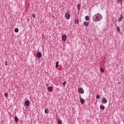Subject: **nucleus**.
Masks as SVG:
<instances>
[{"instance_id":"nucleus-28","label":"nucleus","mask_w":124,"mask_h":124,"mask_svg":"<svg viewBox=\"0 0 124 124\" xmlns=\"http://www.w3.org/2000/svg\"><path fill=\"white\" fill-rule=\"evenodd\" d=\"M32 16L33 18H35V15H34V14H32Z\"/></svg>"},{"instance_id":"nucleus-26","label":"nucleus","mask_w":124,"mask_h":124,"mask_svg":"<svg viewBox=\"0 0 124 124\" xmlns=\"http://www.w3.org/2000/svg\"><path fill=\"white\" fill-rule=\"evenodd\" d=\"M56 67H59V62H56Z\"/></svg>"},{"instance_id":"nucleus-5","label":"nucleus","mask_w":124,"mask_h":124,"mask_svg":"<svg viewBox=\"0 0 124 124\" xmlns=\"http://www.w3.org/2000/svg\"><path fill=\"white\" fill-rule=\"evenodd\" d=\"M37 57L38 58V59H40L41 57H42V54L40 52H38L37 53Z\"/></svg>"},{"instance_id":"nucleus-9","label":"nucleus","mask_w":124,"mask_h":124,"mask_svg":"<svg viewBox=\"0 0 124 124\" xmlns=\"http://www.w3.org/2000/svg\"><path fill=\"white\" fill-rule=\"evenodd\" d=\"M66 38H67V37H66V35H63L62 36V40L63 41H65V40H66Z\"/></svg>"},{"instance_id":"nucleus-1","label":"nucleus","mask_w":124,"mask_h":124,"mask_svg":"<svg viewBox=\"0 0 124 124\" xmlns=\"http://www.w3.org/2000/svg\"><path fill=\"white\" fill-rule=\"evenodd\" d=\"M102 16L99 13H97L93 16V19L94 22H99V21L102 20Z\"/></svg>"},{"instance_id":"nucleus-15","label":"nucleus","mask_w":124,"mask_h":124,"mask_svg":"<svg viewBox=\"0 0 124 124\" xmlns=\"http://www.w3.org/2000/svg\"><path fill=\"white\" fill-rule=\"evenodd\" d=\"M57 124H62V121L61 120H60L57 121Z\"/></svg>"},{"instance_id":"nucleus-11","label":"nucleus","mask_w":124,"mask_h":124,"mask_svg":"<svg viewBox=\"0 0 124 124\" xmlns=\"http://www.w3.org/2000/svg\"><path fill=\"white\" fill-rule=\"evenodd\" d=\"M15 121L16 123L19 122V119H18V117H17V116L15 117Z\"/></svg>"},{"instance_id":"nucleus-20","label":"nucleus","mask_w":124,"mask_h":124,"mask_svg":"<svg viewBox=\"0 0 124 124\" xmlns=\"http://www.w3.org/2000/svg\"><path fill=\"white\" fill-rule=\"evenodd\" d=\"M15 32H18V31H19V29H18V28H15Z\"/></svg>"},{"instance_id":"nucleus-18","label":"nucleus","mask_w":124,"mask_h":124,"mask_svg":"<svg viewBox=\"0 0 124 124\" xmlns=\"http://www.w3.org/2000/svg\"><path fill=\"white\" fill-rule=\"evenodd\" d=\"M100 108L101 110H104L105 107L103 106H100Z\"/></svg>"},{"instance_id":"nucleus-12","label":"nucleus","mask_w":124,"mask_h":124,"mask_svg":"<svg viewBox=\"0 0 124 124\" xmlns=\"http://www.w3.org/2000/svg\"><path fill=\"white\" fill-rule=\"evenodd\" d=\"M80 9H81V4H78V10H80Z\"/></svg>"},{"instance_id":"nucleus-13","label":"nucleus","mask_w":124,"mask_h":124,"mask_svg":"<svg viewBox=\"0 0 124 124\" xmlns=\"http://www.w3.org/2000/svg\"><path fill=\"white\" fill-rule=\"evenodd\" d=\"M85 20L86 21H89L90 20V17H89V16H85Z\"/></svg>"},{"instance_id":"nucleus-22","label":"nucleus","mask_w":124,"mask_h":124,"mask_svg":"<svg viewBox=\"0 0 124 124\" xmlns=\"http://www.w3.org/2000/svg\"><path fill=\"white\" fill-rule=\"evenodd\" d=\"M96 98H97V99H99V98H100V96L99 95H97Z\"/></svg>"},{"instance_id":"nucleus-6","label":"nucleus","mask_w":124,"mask_h":124,"mask_svg":"<svg viewBox=\"0 0 124 124\" xmlns=\"http://www.w3.org/2000/svg\"><path fill=\"white\" fill-rule=\"evenodd\" d=\"M80 103L81 104L83 105L85 103V100L84 99L81 98V96H80Z\"/></svg>"},{"instance_id":"nucleus-25","label":"nucleus","mask_w":124,"mask_h":124,"mask_svg":"<svg viewBox=\"0 0 124 124\" xmlns=\"http://www.w3.org/2000/svg\"><path fill=\"white\" fill-rule=\"evenodd\" d=\"M5 97H8V93H5Z\"/></svg>"},{"instance_id":"nucleus-19","label":"nucleus","mask_w":124,"mask_h":124,"mask_svg":"<svg viewBox=\"0 0 124 124\" xmlns=\"http://www.w3.org/2000/svg\"><path fill=\"white\" fill-rule=\"evenodd\" d=\"M75 22L76 24H78L79 23V20L78 19H76L75 21Z\"/></svg>"},{"instance_id":"nucleus-21","label":"nucleus","mask_w":124,"mask_h":124,"mask_svg":"<svg viewBox=\"0 0 124 124\" xmlns=\"http://www.w3.org/2000/svg\"><path fill=\"white\" fill-rule=\"evenodd\" d=\"M117 1L121 2V5L123 4V0H117Z\"/></svg>"},{"instance_id":"nucleus-4","label":"nucleus","mask_w":124,"mask_h":124,"mask_svg":"<svg viewBox=\"0 0 124 124\" xmlns=\"http://www.w3.org/2000/svg\"><path fill=\"white\" fill-rule=\"evenodd\" d=\"M108 101H107V99H106V98H103L102 99V103H103V104H106V103H107Z\"/></svg>"},{"instance_id":"nucleus-3","label":"nucleus","mask_w":124,"mask_h":124,"mask_svg":"<svg viewBox=\"0 0 124 124\" xmlns=\"http://www.w3.org/2000/svg\"><path fill=\"white\" fill-rule=\"evenodd\" d=\"M78 93H81V94H83V93H84V89H83L82 87H80L78 89Z\"/></svg>"},{"instance_id":"nucleus-23","label":"nucleus","mask_w":124,"mask_h":124,"mask_svg":"<svg viewBox=\"0 0 124 124\" xmlns=\"http://www.w3.org/2000/svg\"><path fill=\"white\" fill-rule=\"evenodd\" d=\"M116 30L117 31H121V29H120V27H117Z\"/></svg>"},{"instance_id":"nucleus-7","label":"nucleus","mask_w":124,"mask_h":124,"mask_svg":"<svg viewBox=\"0 0 124 124\" xmlns=\"http://www.w3.org/2000/svg\"><path fill=\"white\" fill-rule=\"evenodd\" d=\"M123 19H124V16H123V15H121L120 17L119 18L118 22H122Z\"/></svg>"},{"instance_id":"nucleus-24","label":"nucleus","mask_w":124,"mask_h":124,"mask_svg":"<svg viewBox=\"0 0 124 124\" xmlns=\"http://www.w3.org/2000/svg\"><path fill=\"white\" fill-rule=\"evenodd\" d=\"M100 71H101V72H104V70H103V68H100Z\"/></svg>"},{"instance_id":"nucleus-14","label":"nucleus","mask_w":124,"mask_h":124,"mask_svg":"<svg viewBox=\"0 0 124 124\" xmlns=\"http://www.w3.org/2000/svg\"><path fill=\"white\" fill-rule=\"evenodd\" d=\"M45 113H46V114H48L49 113V110L47 108L45 109Z\"/></svg>"},{"instance_id":"nucleus-29","label":"nucleus","mask_w":124,"mask_h":124,"mask_svg":"<svg viewBox=\"0 0 124 124\" xmlns=\"http://www.w3.org/2000/svg\"><path fill=\"white\" fill-rule=\"evenodd\" d=\"M46 86H48V84H46Z\"/></svg>"},{"instance_id":"nucleus-10","label":"nucleus","mask_w":124,"mask_h":124,"mask_svg":"<svg viewBox=\"0 0 124 124\" xmlns=\"http://www.w3.org/2000/svg\"><path fill=\"white\" fill-rule=\"evenodd\" d=\"M47 90L48 92H52L53 90V88H52V87H48Z\"/></svg>"},{"instance_id":"nucleus-2","label":"nucleus","mask_w":124,"mask_h":124,"mask_svg":"<svg viewBox=\"0 0 124 124\" xmlns=\"http://www.w3.org/2000/svg\"><path fill=\"white\" fill-rule=\"evenodd\" d=\"M65 16L66 19L67 20L69 19L70 18V14H69V12H67L65 14Z\"/></svg>"},{"instance_id":"nucleus-17","label":"nucleus","mask_w":124,"mask_h":124,"mask_svg":"<svg viewBox=\"0 0 124 124\" xmlns=\"http://www.w3.org/2000/svg\"><path fill=\"white\" fill-rule=\"evenodd\" d=\"M66 84V81H64L63 83H62V85H63V87L64 88L65 87V85Z\"/></svg>"},{"instance_id":"nucleus-27","label":"nucleus","mask_w":124,"mask_h":124,"mask_svg":"<svg viewBox=\"0 0 124 124\" xmlns=\"http://www.w3.org/2000/svg\"><path fill=\"white\" fill-rule=\"evenodd\" d=\"M5 65H7V61H5Z\"/></svg>"},{"instance_id":"nucleus-16","label":"nucleus","mask_w":124,"mask_h":124,"mask_svg":"<svg viewBox=\"0 0 124 124\" xmlns=\"http://www.w3.org/2000/svg\"><path fill=\"white\" fill-rule=\"evenodd\" d=\"M84 26H88L89 25V23L88 22L85 21L84 22Z\"/></svg>"},{"instance_id":"nucleus-8","label":"nucleus","mask_w":124,"mask_h":124,"mask_svg":"<svg viewBox=\"0 0 124 124\" xmlns=\"http://www.w3.org/2000/svg\"><path fill=\"white\" fill-rule=\"evenodd\" d=\"M25 104L26 106H29V105H30V101H29V100L25 101Z\"/></svg>"}]
</instances>
